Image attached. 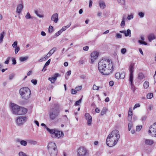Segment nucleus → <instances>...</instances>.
<instances>
[{"label": "nucleus", "mask_w": 156, "mask_h": 156, "mask_svg": "<svg viewBox=\"0 0 156 156\" xmlns=\"http://www.w3.org/2000/svg\"><path fill=\"white\" fill-rule=\"evenodd\" d=\"M113 64L109 59H103L100 61L98 65L100 72L105 75L111 73L113 70Z\"/></svg>", "instance_id": "1"}, {"label": "nucleus", "mask_w": 156, "mask_h": 156, "mask_svg": "<svg viewBox=\"0 0 156 156\" xmlns=\"http://www.w3.org/2000/svg\"><path fill=\"white\" fill-rule=\"evenodd\" d=\"M120 136L119 132L117 130H113L109 134L107 138V145L110 147L115 146L117 143Z\"/></svg>", "instance_id": "2"}, {"label": "nucleus", "mask_w": 156, "mask_h": 156, "mask_svg": "<svg viewBox=\"0 0 156 156\" xmlns=\"http://www.w3.org/2000/svg\"><path fill=\"white\" fill-rule=\"evenodd\" d=\"M12 112V113L16 115H23L25 114L27 110L25 108L20 106L14 104H11Z\"/></svg>", "instance_id": "3"}, {"label": "nucleus", "mask_w": 156, "mask_h": 156, "mask_svg": "<svg viewBox=\"0 0 156 156\" xmlns=\"http://www.w3.org/2000/svg\"><path fill=\"white\" fill-rule=\"evenodd\" d=\"M19 93L22 98L25 100H27L30 97L31 91L28 87H25L20 89Z\"/></svg>", "instance_id": "4"}, {"label": "nucleus", "mask_w": 156, "mask_h": 156, "mask_svg": "<svg viewBox=\"0 0 156 156\" xmlns=\"http://www.w3.org/2000/svg\"><path fill=\"white\" fill-rule=\"evenodd\" d=\"M48 148L51 156H57L58 150L57 146L54 143H49L48 145Z\"/></svg>", "instance_id": "5"}, {"label": "nucleus", "mask_w": 156, "mask_h": 156, "mask_svg": "<svg viewBox=\"0 0 156 156\" xmlns=\"http://www.w3.org/2000/svg\"><path fill=\"white\" fill-rule=\"evenodd\" d=\"M59 110L57 106H55L52 108L49 113V115L51 119L52 120L55 119L58 115Z\"/></svg>", "instance_id": "6"}, {"label": "nucleus", "mask_w": 156, "mask_h": 156, "mask_svg": "<svg viewBox=\"0 0 156 156\" xmlns=\"http://www.w3.org/2000/svg\"><path fill=\"white\" fill-rule=\"evenodd\" d=\"M89 151L86 148L80 147L77 151V156H89Z\"/></svg>", "instance_id": "7"}, {"label": "nucleus", "mask_w": 156, "mask_h": 156, "mask_svg": "<svg viewBox=\"0 0 156 156\" xmlns=\"http://www.w3.org/2000/svg\"><path fill=\"white\" fill-rule=\"evenodd\" d=\"M148 132L152 136L156 137V122L150 126Z\"/></svg>", "instance_id": "8"}, {"label": "nucleus", "mask_w": 156, "mask_h": 156, "mask_svg": "<svg viewBox=\"0 0 156 156\" xmlns=\"http://www.w3.org/2000/svg\"><path fill=\"white\" fill-rule=\"evenodd\" d=\"M27 119L26 116H20L17 118L16 120V123L18 125L23 124Z\"/></svg>", "instance_id": "9"}, {"label": "nucleus", "mask_w": 156, "mask_h": 156, "mask_svg": "<svg viewBox=\"0 0 156 156\" xmlns=\"http://www.w3.org/2000/svg\"><path fill=\"white\" fill-rule=\"evenodd\" d=\"M134 64L133 63H131L129 67V79L131 81L132 80V78H133V74L134 71Z\"/></svg>", "instance_id": "10"}, {"label": "nucleus", "mask_w": 156, "mask_h": 156, "mask_svg": "<svg viewBox=\"0 0 156 156\" xmlns=\"http://www.w3.org/2000/svg\"><path fill=\"white\" fill-rule=\"evenodd\" d=\"M98 53L97 51H94L91 54V61L90 62L93 63L94 60L96 59L98 57Z\"/></svg>", "instance_id": "11"}, {"label": "nucleus", "mask_w": 156, "mask_h": 156, "mask_svg": "<svg viewBox=\"0 0 156 156\" xmlns=\"http://www.w3.org/2000/svg\"><path fill=\"white\" fill-rule=\"evenodd\" d=\"M85 116L86 120L87 121V124L89 126H90L92 121V117L89 113H85Z\"/></svg>", "instance_id": "12"}, {"label": "nucleus", "mask_w": 156, "mask_h": 156, "mask_svg": "<svg viewBox=\"0 0 156 156\" xmlns=\"http://www.w3.org/2000/svg\"><path fill=\"white\" fill-rule=\"evenodd\" d=\"M60 75L58 73H55L53 75V76L51 77H49L48 79V80L50 81L51 83H54L56 81L57 78Z\"/></svg>", "instance_id": "13"}, {"label": "nucleus", "mask_w": 156, "mask_h": 156, "mask_svg": "<svg viewBox=\"0 0 156 156\" xmlns=\"http://www.w3.org/2000/svg\"><path fill=\"white\" fill-rule=\"evenodd\" d=\"M20 3L17 6L16 9V12L17 13L20 14L23 8V1L21 0L20 1Z\"/></svg>", "instance_id": "14"}, {"label": "nucleus", "mask_w": 156, "mask_h": 156, "mask_svg": "<svg viewBox=\"0 0 156 156\" xmlns=\"http://www.w3.org/2000/svg\"><path fill=\"white\" fill-rule=\"evenodd\" d=\"M55 134L54 135H55V137H53V138H59L63 136V132L57 130L56 131Z\"/></svg>", "instance_id": "15"}, {"label": "nucleus", "mask_w": 156, "mask_h": 156, "mask_svg": "<svg viewBox=\"0 0 156 156\" xmlns=\"http://www.w3.org/2000/svg\"><path fill=\"white\" fill-rule=\"evenodd\" d=\"M51 19V20L54 21L55 23H57L58 21V14L57 13L53 14L52 15Z\"/></svg>", "instance_id": "16"}, {"label": "nucleus", "mask_w": 156, "mask_h": 156, "mask_svg": "<svg viewBox=\"0 0 156 156\" xmlns=\"http://www.w3.org/2000/svg\"><path fill=\"white\" fill-rule=\"evenodd\" d=\"M119 32L124 34L125 37L131 36V30L130 29H128L126 31L125 30L120 31Z\"/></svg>", "instance_id": "17"}, {"label": "nucleus", "mask_w": 156, "mask_h": 156, "mask_svg": "<svg viewBox=\"0 0 156 156\" xmlns=\"http://www.w3.org/2000/svg\"><path fill=\"white\" fill-rule=\"evenodd\" d=\"M145 144L148 145H151L154 143V141L152 140L145 139Z\"/></svg>", "instance_id": "18"}, {"label": "nucleus", "mask_w": 156, "mask_h": 156, "mask_svg": "<svg viewBox=\"0 0 156 156\" xmlns=\"http://www.w3.org/2000/svg\"><path fill=\"white\" fill-rule=\"evenodd\" d=\"M48 132H49L51 134V136L52 137H55V135H54L55 133L56 130L54 129H51L48 128H47L46 129Z\"/></svg>", "instance_id": "19"}, {"label": "nucleus", "mask_w": 156, "mask_h": 156, "mask_svg": "<svg viewBox=\"0 0 156 156\" xmlns=\"http://www.w3.org/2000/svg\"><path fill=\"white\" fill-rule=\"evenodd\" d=\"M99 6L101 9H104L106 6L105 3L102 0H100L99 2Z\"/></svg>", "instance_id": "20"}, {"label": "nucleus", "mask_w": 156, "mask_h": 156, "mask_svg": "<svg viewBox=\"0 0 156 156\" xmlns=\"http://www.w3.org/2000/svg\"><path fill=\"white\" fill-rule=\"evenodd\" d=\"M118 4L124 7L126 5V0H116Z\"/></svg>", "instance_id": "21"}, {"label": "nucleus", "mask_w": 156, "mask_h": 156, "mask_svg": "<svg viewBox=\"0 0 156 156\" xmlns=\"http://www.w3.org/2000/svg\"><path fill=\"white\" fill-rule=\"evenodd\" d=\"M148 38L149 41L151 42L152 40L155 38V37L154 34H151L148 35Z\"/></svg>", "instance_id": "22"}, {"label": "nucleus", "mask_w": 156, "mask_h": 156, "mask_svg": "<svg viewBox=\"0 0 156 156\" xmlns=\"http://www.w3.org/2000/svg\"><path fill=\"white\" fill-rule=\"evenodd\" d=\"M71 23H69V24L63 27L60 30H61L62 32L65 31L67 28H69L71 26Z\"/></svg>", "instance_id": "23"}, {"label": "nucleus", "mask_w": 156, "mask_h": 156, "mask_svg": "<svg viewBox=\"0 0 156 156\" xmlns=\"http://www.w3.org/2000/svg\"><path fill=\"white\" fill-rule=\"evenodd\" d=\"M28 58V56H26L25 57H20L19 58V60L20 62H24L26 61Z\"/></svg>", "instance_id": "24"}, {"label": "nucleus", "mask_w": 156, "mask_h": 156, "mask_svg": "<svg viewBox=\"0 0 156 156\" xmlns=\"http://www.w3.org/2000/svg\"><path fill=\"white\" fill-rule=\"evenodd\" d=\"M5 32L3 31L0 34V43H1L3 41V39L4 37V35L5 34Z\"/></svg>", "instance_id": "25"}, {"label": "nucleus", "mask_w": 156, "mask_h": 156, "mask_svg": "<svg viewBox=\"0 0 156 156\" xmlns=\"http://www.w3.org/2000/svg\"><path fill=\"white\" fill-rule=\"evenodd\" d=\"M125 25V18L124 17L122 18V20L120 24V26L122 28H123Z\"/></svg>", "instance_id": "26"}, {"label": "nucleus", "mask_w": 156, "mask_h": 156, "mask_svg": "<svg viewBox=\"0 0 156 156\" xmlns=\"http://www.w3.org/2000/svg\"><path fill=\"white\" fill-rule=\"evenodd\" d=\"M144 77V74L142 73H139L138 75V79L142 80Z\"/></svg>", "instance_id": "27"}, {"label": "nucleus", "mask_w": 156, "mask_h": 156, "mask_svg": "<svg viewBox=\"0 0 156 156\" xmlns=\"http://www.w3.org/2000/svg\"><path fill=\"white\" fill-rule=\"evenodd\" d=\"M56 49V48L55 47H54L51 49L48 53L51 55L55 51Z\"/></svg>", "instance_id": "28"}, {"label": "nucleus", "mask_w": 156, "mask_h": 156, "mask_svg": "<svg viewBox=\"0 0 156 156\" xmlns=\"http://www.w3.org/2000/svg\"><path fill=\"white\" fill-rule=\"evenodd\" d=\"M144 88L145 89H147L148 88L149 86V83L147 81H146L143 84Z\"/></svg>", "instance_id": "29"}, {"label": "nucleus", "mask_w": 156, "mask_h": 156, "mask_svg": "<svg viewBox=\"0 0 156 156\" xmlns=\"http://www.w3.org/2000/svg\"><path fill=\"white\" fill-rule=\"evenodd\" d=\"M28 143L33 145H36L37 144V141L33 140H28Z\"/></svg>", "instance_id": "30"}, {"label": "nucleus", "mask_w": 156, "mask_h": 156, "mask_svg": "<svg viewBox=\"0 0 156 156\" xmlns=\"http://www.w3.org/2000/svg\"><path fill=\"white\" fill-rule=\"evenodd\" d=\"M20 144L21 145L25 146L27 145V142L24 140H21Z\"/></svg>", "instance_id": "31"}, {"label": "nucleus", "mask_w": 156, "mask_h": 156, "mask_svg": "<svg viewBox=\"0 0 156 156\" xmlns=\"http://www.w3.org/2000/svg\"><path fill=\"white\" fill-rule=\"evenodd\" d=\"M62 33V32L61 30H60L58 31V32H57L56 33H55V35L54 36V38H56L59 35H60Z\"/></svg>", "instance_id": "32"}, {"label": "nucleus", "mask_w": 156, "mask_h": 156, "mask_svg": "<svg viewBox=\"0 0 156 156\" xmlns=\"http://www.w3.org/2000/svg\"><path fill=\"white\" fill-rule=\"evenodd\" d=\"M82 101V98H80L79 100L76 101L74 104L75 106H76L77 105H79L80 103H81Z\"/></svg>", "instance_id": "33"}, {"label": "nucleus", "mask_w": 156, "mask_h": 156, "mask_svg": "<svg viewBox=\"0 0 156 156\" xmlns=\"http://www.w3.org/2000/svg\"><path fill=\"white\" fill-rule=\"evenodd\" d=\"M15 76V74L13 73H12L9 75V80H12L14 77Z\"/></svg>", "instance_id": "34"}, {"label": "nucleus", "mask_w": 156, "mask_h": 156, "mask_svg": "<svg viewBox=\"0 0 156 156\" xmlns=\"http://www.w3.org/2000/svg\"><path fill=\"white\" fill-rule=\"evenodd\" d=\"M153 96V94L152 93H148L147 95V98L148 99H151Z\"/></svg>", "instance_id": "35"}, {"label": "nucleus", "mask_w": 156, "mask_h": 156, "mask_svg": "<svg viewBox=\"0 0 156 156\" xmlns=\"http://www.w3.org/2000/svg\"><path fill=\"white\" fill-rule=\"evenodd\" d=\"M129 81L130 82V83H131V89H132V90H133L134 91V88L135 87H134V84H133V78H132V81H131L129 79Z\"/></svg>", "instance_id": "36"}, {"label": "nucleus", "mask_w": 156, "mask_h": 156, "mask_svg": "<svg viewBox=\"0 0 156 156\" xmlns=\"http://www.w3.org/2000/svg\"><path fill=\"white\" fill-rule=\"evenodd\" d=\"M138 15L140 18H143L144 16V13L143 12H139L138 13Z\"/></svg>", "instance_id": "37"}, {"label": "nucleus", "mask_w": 156, "mask_h": 156, "mask_svg": "<svg viewBox=\"0 0 156 156\" xmlns=\"http://www.w3.org/2000/svg\"><path fill=\"white\" fill-rule=\"evenodd\" d=\"M19 156H27V154L23 151H20L18 154Z\"/></svg>", "instance_id": "38"}, {"label": "nucleus", "mask_w": 156, "mask_h": 156, "mask_svg": "<svg viewBox=\"0 0 156 156\" xmlns=\"http://www.w3.org/2000/svg\"><path fill=\"white\" fill-rule=\"evenodd\" d=\"M120 73H115V78L117 79H119L120 78Z\"/></svg>", "instance_id": "39"}, {"label": "nucleus", "mask_w": 156, "mask_h": 156, "mask_svg": "<svg viewBox=\"0 0 156 156\" xmlns=\"http://www.w3.org/2000/svg\"><path fill=\"white\" fill-rule=\"evenodd\" d=\"M99 87L94 84L93 86L92 89L93 90H98L99 89Z\"/></svg>", "instance_id": "40"}, {"label": "nucleus", "mask_w": 156, "mask_h": 156, "mask_svg": "<svg viewBox=\"0 0 156 156\" xmlns=\"http://www.w3.org/2000/svg\"><path fill=\"white\" fill-rule=\"evenodd\" d=\"M53 31V27L52 26H50L48 28V32L49 33H51Z\"/></svg>", "instance_id": "41"}, {"label": "nucleus", "mask_w": 156, "mask_h": 156, "mask_svg": "<svg viewBox=\"0 0 156 156\" xmlns=\"http://www.w3.org/2000/svg\"><path fill=\"white\" fill-rule=\"evenodd\" d=\"M17 42L16 41L14 42L13 44H12V46L14 48H16L17 47Z\"/></svg>", "instance_id": "42"}, {"label": "nucleus", "mask_w": 156, "mask_h": 156, "mask_svg": "<svg viewBox=\"0 0 156 156\" xmlns=\"http://www.w3.org/2000/svg\"><path fill=\"white\" fill-rule=\"evenodd\" d=\"M25 18L27 19H30L31 18V16L29 12H27L25 16Z\"/></svg>", "instance_id": "43"}, {"label": "nucleus", "mask_w": 156, "mask_h": 156, "mask_svg": "<svg viewBox=\"0 0 156 156\" xmlns=\"http://www.w3.org/2000/svg\"><path fill=\"white\" fill-rule=\"evenodd\" d=\"M115 37L117 38L120 39L122 38V35L120 34L117 33L116 34Z\"/></svg>", "instance_id": "44"}, {"label": "nucleus", "mask_w": 156, "mask_h": 156, "mask_svg": "<svg viewBox=\"0 0 156 156\" xmlns=\"http://www.w3.org/2000/svg\"><path fill=\"white\" fill-rule=\"evenodd\" d=\"M125 73H120V78L121 79H123L125 77Z\"/></svg>", "instance_id": "45"}, {"label": "nucleus", "mask_w": 156, "mask_h": 156, "mask_svg": "<svg viewBox=\"0 0 156 156\" xmlns=\"http://www.w3.org/2000/svg\"><path fill=\"white\" fill-rule=\"evenodd\" d=\"M128 116L131 117L132 116V112L131 110L130 109H129L128 112Z\"/></svg>", "instance_id": "46"}, {"label": "nucleus", "mask_w": 156, "mask_h": 156, "mask_svg": "<svg viewBox=\"0 0 156 156\" xmlns=\"http://www.w3.org/2000/svg\"><path fill=\"white\" fill-rule=\"evenodd\" d=\"M106 110H105V109H102V110H101V115H104L105 114V113H106Z\"/></svg>", "instance_id": "47"}, {"label": "nucleus", "mask_w": 156, "mask_h": 156, "mask_svg": "<svg viewBox=\"0 0 156 156\" xmlns=\"http://www.w3.org/2000/svg\"><path fill=\"white\" fill-rule=\"evenodd\" d=\"M132 123L130 122L128 124V130L129 131H130L131 128L132 127Z\"/></svg>", "instance_id": "48"}, {"label": "nucleus", "mask_w": 156, "mask_h": 156, "mask_svg": "<svg viewBox=\"0 0 156 156\" xmlns=\"http://www.w3.org/2000/svg\"><path fill=\"white\" fill-rule=\"evenodd\" d=\"M126 50L125 48H122L121 50V53L122 54H124L126 52Z\"/></svg>", "instance_id": "49"}, {"label": "nucleus", "mask_w": 156, "mask_h": 156, "mask_svg": "<svg viewBox=\"0 0 156 156\" xmlns=\"http://www.w3.org/2000/svg\"><path fill=\"white\" fill-rule=\"evenodd\" d=\"M142 127V126H137L136 127V130L138 131H139L140 130Z\"/></svg>", "instance_id": "50"}, {"label": "nucleus", "mask_w": 156, "mask_h": 156, "mask_svg": "<svg viewBox=\"0 0 156 156\" xmlns=\"http://www.w3.org/2000/svg\"><path fill=\"white\" fill-rule=\"evenodd\" d=\"M133 17V15H130L128 16L127 19L128 20H130L132 19Z\"/></svg>", "instance_id": "51"}, {"label": "nucleus", "mask_w": 156, "mask_h": 156, "mask_svg": "<svg viewBox=\"0 0 156 156\" xmlns=\"http://www.w3.org/2000/svg\"><path fill=\"white\" fill-rule=\"evenodd\" d=\"M15 48V54H16L18 53V52L20 50V48L18 47H17Z\"/></svg>", "instance_id": "52"}, {"label": "nucleus", "mask_w": 156, "mask_h": 156, "mask_svg": "<svg viewBox=\"0 0 156 156\" xmlns=\"http://www.w3.org/2000/svg\"><path fill=\"white\" fill-rule=\"evenodd\" d=\"M31 82L34 85H36L37 83V81L36 80L33 79L31 80Z\"/></svg>", "instance_id": "53"}, {"label": "nucleus", "mask_w": 156, "mask_h": 156, "mask_svg": "<svg viewBox=\"0 0 156 156\" xmlns=\"http://www.w3.org/2000/svg\"><path fill=\"white\" fill-rule=\"evenodd\" d=\"M50 61H51L50 59H49L48 61L45 63V64L44 65V67H46L49 64L50 62Z\"/></svg>", "instance_id": "54"}, {"label": "nucleus", "mask_w": 156, "mask_h": 156, "mask_svg": "<svg viewBox=\"0 0 156 156\" xmlns=\"http://www.w3.org/2000/svg\"><path fill=\"white\" fill-rule=\"evenodd\" d=\"M82 88V86H79L78 87H76L75 89L77 91L80 90H81Z\"/></svg>", "instance_id": "55"}, {"label": "nucleus", "mask_w": 156, "mask_h": 156, "mask_svg": "<svg viewBox=\"0 0 156 156\" xmlns=\"http://www.w3.org/2000/svg\"><path fill=\"white\" fill-rule=\"evenodd\" d=\"M77 93V91L75 89V90L74 89H72L71 90V93L72 94H76Z\"/></svg>", "instance_id": "56"}, {"label": "nucleus", "mask_w": 156, "mask_h": 156, "mask_svg": "<svg viewBox=\"0 0 156 156\" xmlns=\"http://www.w3.org/2000/svg\"><path fill=\"white\" fill-rule=\"evenodd\" d=\"M140 106V105H139V104H136L134 106L133 109H134L136 108L139 107Z\"/></svg>", "instance_id": "57"}, {"label": "nucleus", "mask_w": 156, "mask_h": 156, "mask_svg": "<svg viewBox=\"0 0 156 156\" xmlns=\"http://www.w3.org/2000/svg\"><path fill=\"white\" fill-rule=\"evenodd\" d=\"M12 64L13 65H15L16 64V60L14 58H13L12 59Z\"/></svg>", "instance_id": "58"}, {"label": "nucleus", "mask_w": 156, "mask_h": 156, "mask_svg": "<svg viewBox=\"0 0 156 156\" xmlns=\"http://www.w3.org/2000/svg\"><path fill=\"white\" fill-rule=\"evenodd\" d=\"M83 49V50L87 51L88 50L89 47L87 46L84 47Z\"/></svg>", "instance_id": "59"}, {"label": "nucleus", "mask_w": 156, "mask_h": 156, "mask_svg": "<svg viewBox=\"0 0 156 156\" xmlns=\"http://www.w3.org/2000/svg\"><path fill=\"white\" fill-rule=\"evenodd\" d=\"M92 0H89V8H90L92 6Z\"/></svg>", "instance_id": "60"}, {"label": "nucleus", "mask_w": 156, "mask_h": 156, "mask_svg": "<svg viewBox=\"0 0 156 156\" xmlns=\"http://www.w3.org/2000/svg\"><path fill=\"white\" fill-rule=\"evenodd\" d=\"M45 60V58H44V57H43V58H41L40 59H39L38 61V62H42L43 61H44Z\"/></svg>", "instance_id": "61"}, {"label": "nucleus", "mask_w": 156, "mask_h": 156, "mask_svg": "<svg viewBox=\"0 0 156 156\" xmlns=\"http://www.w3.org/2000/svg\"><path fill=\"white\" fill-rule=\"evenodd\" d=\"M109 84L110 86H113L114 85L113 82L112 81H110L109 82Z\"/></svg>", "instance_id": "62"}, {"label": "nucleus", "mask_w": 156, "mask_h": 156, "mask_svg": "<svg viewBox=\"0 0 156 156\" xmlns=\"http://www.w3.org/2000/svg\"><path fill=\"white\" fill-rule=\"evenodd\" d=\"M41 35H42V36H46V33H45V32L43 31H42L41 32Z\"/></svg>", "instance_id": "63"}, {"label": "nucleus", "mask_w": 156, "mask_h": 156, "mask_svg": "<svg viewBox=\"0 0 156 156\" xmlns=\"http://www.w3.org/2000/svg\"><path fill=\"white\" fill-rule=\"evenodd\" d=\"M100 109L98 108H96L95 109V111L97 113H99L100 112Z\"/></svg>", "instance_id": "64"}]
</instances>
